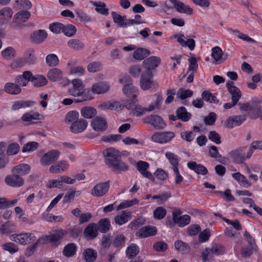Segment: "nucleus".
Segmentation results:
<instances>
[{"label": "nucleus", "mask_w": 262, "mask_h": 262, "mask_svg": "<svg viewBox=\"0 0 262 262\" xmlns=\"http://www.w3.org/2000/svg\"><path fill=\"white\" fill-rule=\"evenodd\" d=\"M109 86L105 82H99L94 84L92 88V91L96 94H100L107 92Z\"/></svg>", "instance_id": "obj_36"}, {"label": "nucleus", "mask_w": 262, "mask_h": 262, "mask_svg": "<svg viewBox=\"0 0 262 262\" xmlns=\"http://www.w3.org/2000/svg\"><path fill=\"white\" fill-rule=\"evenodd\" d=\"M162 96L160 94L156 95V100L153 104H151L148 107H143L141 105H138V102L136 105V108H134L133 111L134 114L137 116H140L143 115L147 112H151L153 111L155 108H160V103L162 101Z\"/></svg>", "instance_id": "obj_5"}, {"label": "nucleus", "mask_w": 262, "mask_h": 262, "mask_svg": "<svg viewBox=\"0 0 262 262\" xmlns=\"http://www.w3.org/2000/svg\"><path fill=\"white\" fill-rule=\"evenodd\" d=\"M91 125L96 132H103L106 129L107 124L106 120L102 117H96L91 122Z\"/></svg>", "instance_id": "obj_18"}, {"label": "nucleus", "mask_w": 262, "mask_h": 262, "mask_svg": "<svg viewBox=\"0 0 262 262\" xmlns=\"http://www.w3.org/2000/svg\"><path fill=\"white\" fill-rule=\"evenodd\" d=\"M142 120L144 123L151 124L157 129H163L166 126L162 119L158 115H151L145 117Z\"/></svg>", "instance_id": "obj_7"}, {"label": "nucleus", "mask_w": 262, "mask_h": 262, "mask_svg": "<svg viewBox=\"0 0 262 262\" xmlns=\"http://www.w3.org/2000/svg\"><path fill=\"white\" fill-rule=\"evenodd\" d=\"M173 5L176 11L180 13H184L188 15H191L193 13V9L189 6L185 5L183 2L178 0H169Z\"/></svg>", "instance_id": "obj_16"}, {"label": "nucleus", "mask_w": 262, "mask_h": 262, "mask_svg": "<svg viewBox=\"0 0 262 262\" xmlns=\"http://www.w3.org/2000/svg\"><path fill=\"white\" fill-rule=\"evenodd\" d=\"M150 54L149 50L145 48H139L133 53V57L135 59L141 60Z\"/></svg>", "instance_id": "obj_42"}, {"label": "nucleus", "mask_w": 262, "mask_h": 262, "mask_svg": "<svg viewBox=\"0 0 262 262\" xmlns=\"http://www.w3.org/2000/svg\"><path fill=\"white\" fill-rule=\"evenodd\" d=\"M31 14L29 11L24 10L15 14L13 22L11 26L13 28H16L17 24H20L26 22L30 17Z\"/></svg>", "instance_id": "obj_20"}, {"label": "nucleus", "mask_w": 262, "mask_h": 262, "mask_svg": "<svg viewBox=\"0 0 262 262\" xmlns=\"http://www.w3.org/2000/svg\"><path fill=\"white\" fill-rule=\"evenodd\" d=\"M13 15V11L10 8L5 7L0 10V16L4 17L3 19L0 20L1 24L7 23L11 18Z\"/></svg>", "instance_id": "obj_37"}, {"label": "nucleus", "mask_w": 262, "mask_h": 262, "mask_svg": "<svg viewBox=\"0 0 262 262\" xmlns=\"http://www.w3.org/2000/svg\"><path fill=\"white\" fill-rule=\"evenodd\" d=\"M209 154L211 157L216 159L219 162L221 163H224V161L225 158H222V156L219 154L217 148L214 146L212 145L210 146L209 150Z\"/></svg>", "instance_id": "obj_47"}, {"label": "nucleus", "mask_w": 262, "mask_h": 262, "mask_svg": "<svg viewBox=\"0 0 262 262\" xmlns=\"http://www.w3.org/2000/svg\"><path fill=\"white\" fill-rule=\"evenodd\" d=\"M94 5L96 7L95 10L98 13L101 14L107 15L108 14V9L105 8L106 4L102 2H94Z\"/></svg>", "instance_id": "obj_60"}, {"label": "nucleus", "mask_w": 262, "mask_h": 262, "mask_svg": "<svg viewBox=\"0 0 262 262\" xmlns=\"http://www.w3.org/2000/svg\"><path fill=\"white\" fill-rule=\"evenodd\" d=\"M83 234L87 241H91L95 238L98 234L96 224L92 223L88 225L84 228Z\"/></svg>", "instance_id": "obj_13"}, {"label": "nucleus", "mask_w": 262, "mask_h": 262, "mask_svg": "<svg viewBox=\"0 0 262 262\" xmlns=\"http://www.w3.org/2000/svg\"><path fill=\"white\" fill-rule=\"evenodd\" d=\"M88 121L84 119H78L72 123L70 127V131L74 134H79L83 132L87 127Z\"/></svg>", "instance_id": "obj_19"}, {"label": "nucleus", "mask_w": 262, "mask_h": 262, "mask_svg": "<svg viewBox=\"0 0 262 262\" xmlns=\"http://www.w3.org/2000/svg\"><path fill=\"white\" fill-rule=\"evenodd\" d=\"M36 60V57L34 54L33 51H29L26 53L25 56L23 59H20L19 62L21 65L24 63H27L29 64H34Z\"/></svg>", "instance_id": "obj_39"}, {"label": "nucleus", "mask_w": 262, "mask_h": 262, "mask_svg": "<svg viewBox=\"0 0 262 262\" xmlns=\"http://www.w3.org/2000/svg\"><path fill=\"white\" fill-rule=\"evenodd\" d=\"M73 87L69 89L68 92L69 94L73 97L81 96L84 100H89L92 99L89 95V90L84 89L82 82L79 79H74L72 81Z\"/></svg>", "instance_id": "obj_2"}, {"label": "nucleus", "mask_w": 262, "mask_h": 262, "mask_svg": "<svg viewBox=\"0 0 262 262\" xmlns=\"http://www.w3.org/2000/svg\"><path fill=\"white\" fill-rule=\"evenodd\" d=\"M47 37V33L43 30H39L31 34L30 39L35 43H40L43 42Z\"/></svg>", "instance_id": "obj_27"}, {"label": "nucleus", "mask_w": 262, "mask_h": 262, "mask_svg": "<svg viewBox=\"0 0 262 262\" xmlns=\"http://www.w3.org/2000/svg\"><path fill=\"white\" fill-rule=\"evenodd\" d=\"M38 145V143L36 142H29L24 145L21 149L22 152H32L36 149Z\"/></svg>", "instance_id": "obj_58"}, {"label": "nucleus", "mask_w": 262, "mask_h": 262, "mask_svg": "<svg viewBox=\"0 0 262 262\" xmlns=\"http://www.w3.org/2000/svg\"><path fill=\"white\" fill-rule=\"evenodd\" d=\"M31 81L34 86L38 87L44 86L48 83L47 79L44 76L41 75H38L35 76L32 75Z\"/></svg>", "instance_id": "obj_41"}, {"label": "nucleus", "mask_w": 262, "mask_h": 262, "mask_svg": "<svg viewBox=\"0 0 262 262\" xmlns=\"http://www.w3.org/2000/svg\"><path fill=\"white\" fill-rule=\"evenodd\" d=\"M145 220L144 217L140 216L138 219L133 221L129 225V228L132 229H137L141 226L143 225L145 223Z\"/></svg>", "instance_id": "obj_64"}, {"label": "nucleus", "mask_w": 262, "mask_h": 262, "mask_svg": "<svg viewBox=\"0 0 262 262\" xmlns=\"http://www.w3.org/2000/svg\"><path fill=\"white\" fill-rule=\"evenodd\" d=\"M65 233L66 232L64 231L60 230L55 234L46 235L44 237V240L52 243H55L61 240Z\"/></svg>", "instance_id": "obj_32"}, {"label": "nucleus", "mask_w": 262, "mask_h": 262, "mask_svg": "<svg viewBox=\"0 0 262 262\" xmlns=\"http://www.w3.org/2000/svg\"><path fill=\"white\" fill-rule=\"evenodd\" d=\"M226 86L230 94L231 95L232 101L238 102L242 97V93L239 89L234 85V83L229 81L226 83Z\"/></svg>", "instance_id": "obj_21"}, {"label": "nucleus", "mask_w": 262, "mask_h": 262, "mask_svg": "<svg viewBox=\"0 0 262 262\" xmlns=\"http://www.w3.org/2000/svg\"><path fill=\"white\" fill-rule=\"evenodd\" d=\"M68 46L69 48L74 50H79L84 48V43L79 39H72L68 42Z\"/></svg>", "instance_id": "obj_51"}, {"label": "nucleus", "mask_w": 262, "mask_h": 262, "mask_svg": "<svg viewBox=\"0 0 262 262\" xmlns=\"http://www.w3.org/2000/svg\"><path fill=\"white\" fill-rule=\"evenodd\" d=\"M31 6V3L28 0H16L13 7L18 10L20 9H29Z\"/></svg>", "instance_id": "obj_46"}, {"label": "nucleus", "mask_w": 262, "mask_h": 262, "mask_svg": "<svg viewBox=\"0 0 262 262\" xmlns=\"http://www.w3.org/2000/svg\"><path fill=\"white\" fill-rule=\"evenodd\" d=\"M60 152L57 149H53L45 153L40 160V164L43 166H48L57 160Z\"/></svg>", "instance_id": "obj_6"}, {"label": "nucleus", "mask_w": 262, "mask_h": 262, "mask_svg": "<svg viewBox=\"0 0 262 262\" xmlns=\"http://www.w3.org/2000/svg\"><path fill=\"white\" fill-rule=\"evenodd\" d=\"M5 183L12 187H19L24 185V180L19 175L13 173V174L8 175L5 179Z\"/></svg>", "instance_id": "obj_12"}, {"label": "nucleus", "mask_w": 262, "mask_h": 262, "mask_svg": "<svg viewBox=\"0 0 262 262\" xmlns=\"http://www.w3.org/2000/svg\"><path fill=\"white\" fill-rule=\"evenodd\" d=\"M157 233V229L154 226H145L136 233V235L139 238H144L151 235H154Z\"/></svg>", "instance_id": "obj_25"}, {"label": "nucleus", "mask_w": 262, "mask_h": 262, "mask_svg": "<svg viewBox=\"0 0 262 262\" xmlns=\"http://www.w3.org/2000/svg\"><path fill=\"white\" fill-rule=\"evenodd\" d=\"M35 236L32 233H26L13 235V241L20 244L24 245L34 241Z\"/></svg>", "instance_id": "obj_22"}, {"label": "nucleus", "mask_w": 262, "mask_h": 262, "mask_svg": "<svg viewBox=\"0 0 262 262\" xmlns=\"http://www.w3.org/2000/svg\"><path fill=\"white\" fill-rule=\"evenodd\" d=\"M182 212L179 209H174L172 212V219L174 223L178 224L180 227H184L189 224L190 216L188 215L180 216Z\"/></svg>", "instance_id": "obj_9"}, {"label": "nucleus", "mask_w": 262, "mask_h": 262, "mask_svg": "<svg viewBox=\"0 0 262 262\" xmlns=\"http://www.w3.org/2000/svg\"><path fill=\"white\" fill-rule=\"evenodd\" d=\"M189 168L193 170L197 174L205 175L207 173V168L202 165L198 164L195 162L190 161L187 163Z\"/></svg>", "instance_id": "obj_30"}, {"label": "nucleus", "mask_w": 262, "mask_h": 262, "mask_svg": "<svg viewBox=\"0 0 262 262\" xmlns=\"http://www.w3.org/2000/svg\"><path fill=\"white\" fill-rule=\"evenodd\" d=\"M3 249L13 254L18 251V247L13 243H6L2 245Z\"/></svg>", "instance_id": "obj_61"}, {"label": "nucleus", "mask_w": 262, "mask_h": 262, "mask_svg": "<svg viewBox=\"0 0 262 262\" xmlns=\"http://www.w3.org/2000/svg\"><path fill=\"white\" fill-rule=\"evenodd\" d=\"M80 113L83 118L91 119L96 115L97 111L93 107L84 106L81 108Z\"/></svg>", "instance_id": "obj_34"}, {"label": "nucleus", "mask_w": 262, "mask_h": 262, "mask_svg": "<svg viewBox=\"0 0 262 262\" xmlns=\"http://www.w3.org/2000/svg\"><path fill=\"white\" fill-rule=\"evenodd\" d=\"M131 218V212L130 211L125 210L122 211L119 215H118L114 217V222L117 225H122L129 221Z\"/></svg>", "instance_id": "obj_29"}, {"label": "nucleus", "mask_w": 262, "mask_h": 262, "mask_svg": "<svg viewBox=\"0 0 262 262\" xmlns=\"http://www.w3.org/2000/svg\"><path fill=\"white\" fill-rule=\"evenodd\" d=\"M174 137L173 132H158L152 136L151 139L155 142L164 144L170 141Z\"/></svg>", "instance_id": "obj_8"}, {"label": "nucleus", "mask_w": 262, "mask_h": 262, "mask_svg": "<svg viewBox=\"0 0 262 262\" xmlns=\"http://www.w3.org/2000/svg\"><path fill=\"white\" fill-rule=\"evenodd\" d=\"M2 55L5 59L10 60L15 56L16 51L13 48L9 47L2 52Z\"/></svg>", "instance_id": "obj_52"}, {"label": "nucleus", "mask_w": 262, "mask_h": 262, "mask_svg": "<svg viewBox=\"0 0 262 262\" xmlns=\"http://www.w3.org/2000/svg\"><path fill=\"white\" fill-rule=\"evenodd\" d=\"M76 250L77 247L74 244H68L64 247L63 250V254L67 257H71L75 254Z\"/></svg>", "instance_id": "obj_45"}, {"label": "nucleus", "mask_w": 262, "mask_h": 262, "mask_svg": "<svg viewBox=\"0 0 262 262\" xmlns=\"http://www.w3.org/2000/svg\"><path fill=\"white\" fill-rule=\"evenodd\" d=\"M139 252V249L135 244L129 245L126 250V255L128 258L135 257Z\"/></svg>", "instance_id": "obj_43"}, {"label": "nucleus", "mask_w": 262, "mask_h": 262, "mask_svg": "<svg viewBox=\"0 0 262 262\" xmlns=\"http://www.w3.org/2000/svg\"><path fill=\"white\" fill-rule=\"evenodd\" d=\"M166 210L163 207H158L154 211L153 215L155 219L161 220L166 215Z\"/></svg>", "instance_id": "obj_55"}, {"label": "nucleus", "mask_w": 262, "mask_h": 262, "mask_svg": "<svg viewBox=\"0 0 262 262\" xmlns=\"http://www.w3.org/2000/svg\"><path fill=\"white\" fill-rule=\"evenodd\" d=\"M32 74L30 71H25L22 75H19L15 78V82L20 86L27 85L29 81L31 80Z\"/></svg>", "instance_id": "obj_26"}, {"label": "nucleus", "mask_w": 262, "mask_h": 262, "mask_svg": "<svg viewBox=\"0 0 262 262\" xmlns=\"http://www.w3.org/2000/svg\"><path fill=\"white\" fill-rule=\"evenodd\" d=\"M247 149L246 146L238 147L229 152L228 156L235 163L242 164L247 159L250 158L247 157Z\"/></svg>", "instance_id": "obj_4"}, {"label": "nucleus", "mask_w": 262, "mask_h": 262, "mask_svg": "<svg viewBox=\"0 0 262 262\" xmlns=\"http://www.w3.org/2000/svg\"><path fill=\"white\" fill-rule=\"evenodd\" d=\"M59 62L58 57L54 54H50L46 56V62L49 67H56Z\"/></svg>", "instance_id": "obj_50"}, {"label": "nucleus", "mask_w": 262, "mask_h": 262, "mask_svg": "<svg viewBox=\"0 0 262 262\" xmlns=\"http://www.w3.org/2000/svg\"><path fill=\"white\" fill-rule=\"evenodd\" d=\"M149 166V164L145 161H139L137 163V168L138 170L144 177L151 180L152 181H154L155 178L152 177L151 173L147 171Z\"/></svg>", "instance_id": "obj_23"}, {"label": "nucleus", "mask_w": 262, "mask_h": 262, "mask_svg": "<svg viewBox=\"0 0 262 262\" xmlns=\"http://www.w3.org/2000/svg\"><path fill=\"white\" fill-rule=\"evenodd\" d=\"M83 257L84 260L86 262H93L94 261L97 256V252L93 249L87 248L86 249L83 253Z\"/></svg>", "instance_id": "obj_38"}, {"label": "nucleus", "mask_w": 262, "mask_h": 262, "mask_svg": "<svg viewBox=\"0 0 262 262\" xmlns=\"http://www.w3.org/2000/svg\"><path fill=\"white\" fill-rule=\"evenodd\" d=\"M174 246L178 251L183 253L188 252L190 250L189 246L181 241L178 240L176 241Z\"/></svg>", "instance_id": "obj_49"}, {"label": "nucleus", "mask_w": 262, "mask_h": 262, "mask_svg": "<svg viewBox=\"0 0 262 262\" xmlns=\"http://www.w3.org/2000/svg\"><path fill=\"white\" fill-rule=\"evenodd\" d=\"M160 63L161 59L159 57L152 56L145 59L142 62V66L147 71H150L157 68Z\"/></svg>", "instance_id": "obj_15"}, {"label": "nucleus", "mask_w": 262, "mask_h": 262, "mask_svg": "<svg viewBox=\"0 0 262 262\" xmlns=\"http://www.w3.org/2000/svg\"><path fill=\"white\" fill-rule=\"evenodd\" d=\"M119 82L124 84L122 91L127 97L135 98L138 95V90L132 84V79L129 76L127 75L121 76Z\"/></svg>", "instance_id": "obj_3"}, {"label": "nucleus", "mask_w": 262, "mask_h": 262, "mask_svg": "<svg viewBox=\"0 0 262 262\" xmlns=\"http://www.w3.org/2000/svg\"><path fill=\"white\" fill-rule=\"evenodd\" d=\"M96 225L98 231L105 233L110 229L111 223L109 219L105 218L100 220Z\"/></svg>", "instance_id": "obj_33"}, {"label": "nucleus", "mask_w": 262, "mask_h": 262, "mask_svg": "<svg viewBox=\"0 0 262 262\" xmlns=\"http://www.w3.org/2000/svg\"><path fill=\"white\" fill-rule=\"evenodd\" d=\"M105 157V163L112 170L119 173L128 169L129 166L121 160L120 152L114 148H108L103 151Z\"/></svg>", "instance_id": "obj_1"}, {"label": "nucleus", "mask_w": 262, "mask_h": 262, "mask_svg": "<svg viewBox=\"0 0 262 262\" xmlns=\"http://www.w3.org/2000/svg\"><path fill=\"white\" fill-rule=\"evenodd\" d=\"M211 57L215 60V63L220 64L228 58V55L227 53H224L220 47L216 46L211 49Z\"/></svg>", "instance_id": "obj_11"}, {"label": "nucleus", "mask_w": 262, "mask_h": 262, "mask_svg": "<svg viewBox=\"0 0 262 262\" xmlns=\"http://www.w3.org/2000/svg\"><path fill=\"white\" fill-rule=\"evenodd\" d=\"M109 187V183L107 182L98 184L92 189L91 194L96 197L102 196L108 191Z\"/></svg>", "instance_id": "obj_17"}, {"label": "nucleus", "mask_w": 262, "mask_h": 262, "mask_svg": "<svg viewBox=\"0 0 262 262\" xmlns=\"http://www.w3.org/2000/svg\"><path fill=\"white\" fill-rule=\"evenodd\" d=\"M202 99L210 103H217L219 100L208 91H204L202 94Z\"/></svg>", "instance_id": "obj_53"}, {"label": "nucleus", "mask_w": 262, "mask_h": 262, "mask_svg": "<svg viewBox=\"0 0 262 262\" xmlns=\"http://www.w3.org/2000/svg\"><path fill=\"white\" fill-rule=\"evenodd\" d=\"M152 77L153 74L151 71H146L141 74L140 84L143 90H146L151 88Z\"/></svg>", "instance_id": "obj_14"}, {"label": "nucleus", "mask_w": 262, "mask_h": 262, "mask_svg": "<svg viewBox=\"0 0 262 262\" xmlns=\"http://www.w3.org/2000/svg\"><path fill=\"white\" fill-rule=\"evenodd\" d=\"M176 113L178 119L184 122L188 121L191 116V114L187 112L186 109L183 106L179 107Z\"/></svg>", "instance_id": "obj_35"}, {"label": "nucleus", "mask_w": 262, "mask_h": 262, "mask_svg": "<svg viewBox=\"0 0 262 262\" xmlns=\"http://www.w3.org/2000/svg\"><path fill=\"white\" fill-rule=\"evenodd\" d=\"M192 94L193 92L192 91L181 88L178 90L177 93V96L181 99L184 100L188 97H191Z\"/></svg>", "instance_id": "obj_59"}, {"label": "nucleus", "mask_w": 262, "mask_h": 262, "mask_svg": "<svg viewBox=\"0 0 262 262\" xmlns=\"http://www.w3.org/2000/svg\"><path fill=\"white\" fill-rule=\"evenodd\" d=\"M41 115L37 112H29L26 113L21 117V119L25 122H30L33 120H39L40 119Z\"/></svg>", "instance_id": "obj_44"}, {"label": "nucleus", "mask_w": 262, "mask_h": 262, "mask_svg": "<svg viewBox=\"0 0 262 262\" xmlns=\"http://www.w3.org/2000/svg\"><path fill=\"white\" fill-rule=\"evenodd\" d=\"M34 104V102L30 100H19L15 101L11 109L13 111H16L21 108L28 107L32 106Z\"/></svg>", "instance_id": "obj_40"}, {"label": "nucleus", "mask_w": 262, "mask_h": 262, "mask_svg": "<svg viewBox=\"0 0 262 262\" xmlns=\"http://www.w3.org/2000/svg\"><path fill=\"white\" fill-rule=\"evenodd\" d=\"M19 145L16 143L10 144L6 150V153L8 156L16 155L19 150Z\"/></svg>", "instance_id": "obj_63"}, {"label": "nucleus", "mask_w": 262, "mask_h": 262, "mask_svg": "<svg viewBox=\"0 0 262 262\" xmlns=\"http://www.w3.org/2000/svg\"><path fill=\"white\" fill-rule=\"evenodd\" d=\"M30 170V166L28 164H21L13 167L11 171L20 176L28 173Z\"/></svg>", "instance_id": "obj_31"}, {"label": "nucleus", "mask_w": 262, "mask_h": 262, "mask_svg": "<svg viewBox=\"0 0 262 262\" xmlns=\"http://www.w3.org/2000/svg\"><path fill=\"white\" fill-rule=\"evenodd\" d=\"M250 115L253 118L260 117L262 120V106L255 105L250 108Z\"/></svg>", "instance_id": "obj_57"}, {"label": "nucleus", "mask_w": 262, "mask_h": 262, "mask_svg": "<svg viewBox=\"0 0 262 262\" xmlns=\"http://www.w3.org/2000/svg\"><path fill=\"white\" fill-rule=\"evenodd\" d=\"M4 91L9 94L16 95L21 93V89L15 82H7L4 85Z\"/></svg>", "instance_id": "obj_28"}, {"label": "nucleus", "mask_w": 262, "mask_h": 262, "mask_svg": "<svg viewBox=\"0 0 262 262\" xmlns=\"http://www.w3.org/2000/svg\"><path fill=\"white\" fill-rule=\"evenodd\" d=\"M165 156L172 165V169L175 168V167H178L179 161L176 155L171 152H166Z\"/></svg>", "instance_id": "obj_56"}, {"label": "nucleus", "mask_w": 262, "mask_h": 262, "mask_svg": "<svg viewBox=\"0 0 262 262\" xmlns=\"http://www.w3.org/2000/svg\"><path fill=\"white\" fill-rule=\"evenodd\" d=\"M254 149L262 150V141L253 142L247 151V157L251 158Z\"/></svg>", "instance_id": "obj_54"}, {"label": "nucleus", "mask_w": 262, "mask_h": 262, "mask_svg": "<svg viewBox=\"0 0 262 262\" xmlns=\"http://www.w3.org/2000/svg\"><path fill=\"white\" fill-rule=\"evenodd\" d=\"M47 78L52 82L63 80L65 84H69L70 81L66 78H64L62 71L58 68H52L47 73Z\"/></svg>", "instance_id": "obj_10"}, {"label": "nucleus", "mask_w": 262, "mask_h": 262, "mask_svg": "<svg viewBox=\"0 0 262 262\" xmlns=\"http://www.w3.org/2000/svg\"><path fill=\"white\" fill-rule=\"evenodd\" d=\"M68 167L69 164L67 161L61 160L51 166L49 171L52 173L58 174L66 170Z\"/></svg>", "instance_id": "obj_24"}, {"label": "nucleus", "mask_w": 262, "mask_h": 262, "mask_svg": "<svg viewBox=\"0 0 262 262\" xmlns=\"http://www.w3.org/2000/svg\"><path fill=\"white\" fill-rule=\"evenodd\" d=\"M79 113L77 111H70L66 115L65 122L66 123L72 124L79 119Z\"/></svg>", "instance_id": "obj_48"}, {"label": "nucleus", "mask_w": 262, "mask_h": 262, "mask_svg": "<svg viewBox=\"0 0 262 262\" xmlns=\"http://www.w3.org/2000/svg\"><path fill=\"white\" fill-rule=\"evenodd\" d=\"M139 203V201L137 199H133L132 200H127L120 203L117 208V210H120L135 204H137Z\"/></svg>", "instance_id": "obj_62"}]
</instances>
